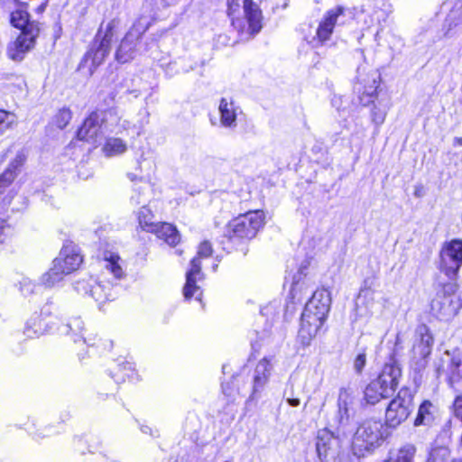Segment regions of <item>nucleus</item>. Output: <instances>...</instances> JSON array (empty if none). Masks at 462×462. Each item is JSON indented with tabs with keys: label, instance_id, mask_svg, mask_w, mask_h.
Wrapping results in <instances>:
<instances>
[{
	"label": "nucleus",
	"instance_id": "49530a36",
	"mask_svg": "<svg viewBox=\"0 0 462 462\" xmlns=\"http://www.w3.org/2000/svg\"><path fill=\"white\" fill-rule=\"evenodd\" d=\"M278 305L274 303H271L265 307H263L261 310L263 315L268 316L269 314H272L273 310L274 313H278Z\"/></svg>",
	"mask_w": 462,
	"mask_h": 462
},
{
	"label": "nucleus",
	"instance_id": "39448f33",
	"mask_svg": "<svg viewBox=\"0 0 462 462\" xmlns=\"http://www.w3.org/2000/svg\"><path fill=\"white\" fill-rule=\"evenodd\" d=\"M264 213L261 210L248 211L232 219L226 226V236L230 239H252L263 226Z\"/></svg>",
	"mask_w": 462,
	"mask_h": 462
},
{
	"label": "nucleus",
	"instance_id": "cd10ccee",
	"mask_svg": "<svg viewBox=\"0 0 462 462\" xmlns=\"http://www.w3.org/2000/svg\"><path fill=\"white\" fill-rule=\"evenodd\" d=\"M65 275L67 274L64 270H61L60 266H57L53 261L52 267L41 277V283L47 288H51L60 282Z\"/></svg>",
	"mask_w": 462,
	"mask_h": 462
},
{
	"label": "nucleus",
	"instance_id": "37998d69",
	"mask_svg": "<svg viewBox=\"0 0 462 462\" xmlns=\"http://www.w3.org/2000/svg\"><path fill=\"white\" fill-rule=\"evenodd\" d=\"M457 291V284L455 282H448L444 284L442 291L439 294H442L444 296L448 297L449 299H452V297L455 295V293Z\"/></svg>",
	"mask_w": 462,
	"mask_h": 462
},
{
	"label": "nucleus",
	"instance_id": "4d7b16f0",
	"mask_svg": "<svg viewBox=\"0 0 462 462\" xmlns=\"http://www.w3.org/2000/svg\"><path fill=\"white\" fill-rule=\"evenodd\" d=\"M223 392H224V393H225V394H226V395H230V394H231V393H229V392L227 391V389H226V388H225V386H223Z\"/></svg>",
	"mask_w": 462,
	"mask_h": 462
},
{
	"label": "nucleus",
	"instance_id": "a878e982",
	"mask_svg": "<svg viewBox=\"0 0 462 462\" xmlns=\"http://www.w3.org/2000/svg\"><path fill=\"white\" fill-rule=\"evenodd\" d=\"M457 308V306L453 304V299H449L442 294H437L431 301L432 311L439 317L454 315Z\"/></svg>",
	"mask_w": 462,
	"mask_h": 462
},
{
	"label": "nucleus",
	"instance_id": "8fccbe9b",
	"mask_svg": "<svg viewBox=\"0 0 462 462\" xmlns=\"http://www.w3.org/2000/svg\"><path fill=\"white\" fill-rule=\"evenodd\" d=\"M287 402H288L291 406L297 407V406H299V405H300V399H298V398L288 397V398H287Z\"/></svg>",
	"mask_w": 462,
	"mask_h": 462
},
{
	"label": "nucleus",
	"instance_id": "a211bd4d",
	"mask_svg": "<svg viewBox=\"0 0 462 462\" xmlns=\"http://www.w3.org/2000/svg\"><path fill=\"white\" fill-rule=\"evenodd\" d=\"M356 402L355 391L351 387H341L337 397V420L339 425L345 426L350 419V411Z\"/></svg>",
	"mask_w": 462,
	"mask_h": 462
},
{
	"label": "nucleus",
	"instance_id": "c756f323",
	"mask_svg": "<svg viewBox=\"0 0 462 462\" xmlns=\"http://www.w3.org/2000/svg\"><path fill=\"white\" fill-rule=\"evenodd\" d=\"M10 23L14 27L22 30L21 32H25L28 27L32 24H38L35 22L29 21V14L23 10H15L10 14Z\"/></svg>",
	"mask_w": 462,
	"mask_h": 462
},
{
	"label": "nucleus",
	"instance_id": "c9c22d12",
	"mask_svg": "<svg viewBox=\"0 0 462 462\" xmlns=\"http://www.w3.org/2000/svg\"><path fill=\"white\" fill-rule=\"evenodd\" d=\"M40 290V285L35 284L31 279L23 278L20 282V291L25 296L36 293Z\"/></svg>",
	"mask_w": 462,
	"mask_h": 462
},
{
	"label": "nucleus",
	"instance_id": "b1692460",
	"mask_svg": "<svg viewBox=\"0 0 462 462\" xmlns=\"http://www.w3.org/2000/svg\"><path fill=\"white\" fill-rule=\"evenodd\" d=\"M335 443L336 439L330 430L328 429H322L318 431L316 450L320 460H324L327 457L328 451L332 448Z\"/></svg>",
	"mask_w": 462,
	"mask_h": 462
},
{
	"label": "nucleus",
	"instance_id": "a19ab883",
	"mask_svg": "<svg viewBox=\"0 0 462 462\" xmlns=\"http://www.w3.org/2000/svg\"><path fill=\"white\" fill-rule=\"evenodd\" d=\"M387 109H388V106H386L383 109H380L374 106L372 110L373 122L374 124H376L377 125H382L385 120Z\"/></svg>",
	"mask_w": 462,
	"mask_h": 462
},
{
	"label": "nucleus",
	"instance_id": "423d86ee",
	"mask_svg": "<svg viewBox=\"0 0 462 462\" xmlns=\"http://www.w3.org/2000/svg\"><path fill=\"white\" fill-rule=\"evenodd\" d=\"M107 116H109L111 119H116V116L114 115L112 111L91 113L79 129L78 138L96 146L101 140L104 130L113 131L106 124Z\"/></svg>",
	"mask_w": 462,
	"mask_h": 462
},
{
	"label": "nucleus",
	"instance_id": "ea45409f",
	"mask_svg": "<svg viewBox=\"0 0 462 462\" xmlns=\"http://www.w3.org/2000/svg\"><path fill=\"white\" fill-rule=\"evenodd\" d=\"M83 329V321L79 319H73L69 321L68 325L63 327L61 332L64 333H69L72 332L75 335H78V333H80Z\"/></svg>",
	"mask_w": 462,
	"mask_h": 462
},
{
	"label": "nucleus",
	"instance_id": "7ed1b4c3",
	"mask_svg": "<svg viewBox=\"0 0 462 462\" xmlns=\"http://www.w3.org/2000/svg\"><path fill=\"white\" fill-rule=\"evenodd\" d=\"M401 374L399 365L393 358H391L389 362L385 363L378 377L365 387L364 399L366 403L375 404L382 399L390 397L398 385Z\"/></svg>",
	"mask_w": 462,
	"mask_h": 462
},
{
	"label": "nucleus",
	"instance_id": "603ef678",
	"mask_svg": "<svg viewBox=\"0 0 462 462\" xmlns=\"http://www.w3.org/2000/svg\"><path fill=\"white\" fill-rule=\"evenodd\" d=\"M453 142L454 145L462 146V137H455Z\"/></svg>",
	"mask_w": 462,
	"mask_h": 462
},
{
	"label": "nucleus",
	"instance_id": "4468645a",
	"mask_svg": "<svg viewBox=\"0 0 462 462\" xmlns=\"http://www.w3.org/2000/svg\"><path fill=\"white\" fill-rule=\"evenodd\" d=\"M74 288L78 293L92 298L99 305L112 297L110 287L101 284L92 277L77 281Z\"/></svg>",
	"mask_w": 462,
	"mask_h": 462
},
{
	"label": "nucleus",
	"instance_id": "bb28decb",
	"mask_svg": "<svg viewBox=\"0 0 462 462\" xmlns=\"http://www.w3.org/2000/svg\"><path fill=\"white\" fill-rule=\"evenodd\" d=\"M150 189V184L143 179H140L133 189L130 198L131 204L146 206L145 204L149 201Z\"/></svg>",
	"mask_w": 462,
	"mask_h": 462
},
{
	"label": "nucleus",
	"instance_id": "f3484780",
	"mask_svg": "<svg viewBox=\"0 0 462 462\" xmlns=\"http://www.w3.org/2000/svg\"><path fill=\"white\" fill-rule=\"evenodd\" d=\"M51 313V306H44L41 313H34L25 323L23 334L27 337H35L48 332L51 328L46 321V319Z\"/></svg>",
	"mask_w": 462,
	"mask_h": 462
},
{
	"label": "nucleus",
	"instance_id": "412c9836",
	"mask_svg": "<svg viewBox=\"0 0 462 462\" xmlns=\"http://www.w3.org/2000/svg\"><path fill=\"white\" fill-rule=\"evenodd\" d=\"M272 371L271 360L267 357L261 359L254 370L253 395L261 391L267 383Z\"/></svg>",
	"mask_w": 462,
	"mask_h": 462
},
{
	"label": "nucleus",
	"instance_id": "5fc2aeb1",
	"mask_svg": "<svg viewBox=\"0 0 462 462\" xmlns=\"http://www.w3.org/2000/svg\"><path fill=\"white\" fill-rule=\"evenodd\" d=\"M142 431L143 433H149V434L152 435V430L148 426L142 427Z\"/></svg>",
	"mask_w": 462,
	"mask_h": 462
},
{
	"label": "nucleus",
	"instance_id": "79ce46f5",
	"mask_svg": "<svg viewBox=\"0 0 462 462\" xmlns=\"http://www.w3.org/2000/svg\"><path fill=\"white\" fill-rule=\"evenodd\" d=\"M366 364L365 353L358 354L354 360V369L357 374H361Z\"/></svg>",
	"mask_w": 462,
	"mask_h": 462
},
{
	"label": "nucleus",
	"instance_id": "20e7f679",
	"mask_svg": "<svg viewBox=\"0 0 462 462\" xmlns=\"http://www.w3.org/2000/svg\"><path fill=\"white\" fill-rule=\"evenodd\" d=\"M119 22L116 19L109 21L105 26L102 24L97 38H100L98 43L94 46L86 53L79 65V69H88L89 74H92L94 69L99 66L106 57L110 52L111 42L115 35V30L117 28Z\"/></svg>",
	"mask_w": 462,
	"mask_h": 462
},
{
	"label": "nucleus",
	"instance_id": "9b49d317",
	"mask_svg": "<svg viewBox=\"0 0 462 462\" xmlns=\"http://www.w3.org/2000/svg\"><path fill=\"white\" fill-rule=\"evenodd\" d=\"M346 17V8L337 5L328 10L320 21L314 42L323 43L330 39L336 26L344 24Z\"/></svg>",
	"mask_w": 462,
	"mask_h": 462
},
{
	"label": "nucleus",
	"instance_id": "3c124183",
	"mask_svg": "<svg viewBox=\"0 0 462 462\" xmlns=\"http://www.w3.org/2000/svg\"><path fill=\"white\" fill-rule=\"evenodd\" d=\"M402 343V336L400 333H398L396 335V339H395V351L397 350V348L399 346L402 348V346H401Z\"/></svg>",
	"mask_w": 462,
	"mask_h": 462
},
{
	"label": "nucleus",
	"instance_id": "052dcab7",
	"mask_svg": "<svg viewBox=\"0 0 462 462\" xmlns=\"http://www.w3.org/2000/svg\"><path fill=\"white\" fill-rule=\"evenodd\" d=\"M111 462H121V460H119V459H112Z\"/></svg>",
	"mask_w": 462,
	"mask_h": 462
},
{
	"label": "nucleus",
	"instance_id": "f03ea898",
	"mask_svg": "<svg viewBox=\"0 0 462 462\" xmlns=\"http://www.w3.org/2000/svg\"><path fill=\"white\" fill-rule=\"evenodd\" d=\"M388 435V427L381 420L370 418L363 420L353 437V453L359 457L372 454Z\"/></svg>",
	"mask_w": 462,
	"mask_h": 462
},
{
	"label": "nucleus",
	"instance_id": "c03bdc74",
	"mask_svg": "<svg viewBox=\"0 0 462 462\" xmlns=\"http://www.w3.org/2000/svg\"><path fill=\"white\" fill-rule=\"evenodd\" d=\"M119 370L122 371V372H125V374L122 376V378L117 376V378H116V382L125 381V376L130 377L129 372H133L134 371V367H133V365L131 363L125 362L122 365H119Z\"/></svg>",
	"mask_w": 462,
	"mask_h": 462
},
{
	"label": "nucleus",
	"instance_id": "f8f14e48",
	"mask_svg": "<svg viewBox=\"0 0 462 462\" xmlns=\"http://www.w3.org/2000/svg\"><path fill=\"white\" fill-rule=\"evenodd\" d=\"M442 271L455 277L462 265V240L453 239L446 243L440 251Z\"/></svg>",
	"mask_w": 462,
	"mask_h": 462
},
{
	"label": "nucleus",
	"instance_id": "09e8293b",
	"mask_svg": "<svg viewBox=\"0 0 462 462\" xmlns=\"http://www.w3.org/2000/svg\"><path fill=\"white\" fill-rule=\"evenodd\" d=\"M372 291L369 289H362L360 290L358 300H360L362 298H372Z\"/></svg>",
	"mask_w": 462,
	"mask_h": 462
},
{
	"label": "nucleus",
	"instance_id": "1a4fd4ad",
	"mask_svg": "<svg viewBox=\"0 0 462 462\" xmlns=\"http://www.w3.org/2000/svg\"><path fill=\"white\" fill-rule=\"evenodd\" d=\"M148 26L149 23H143L142 19L134 23L116 52V58L119 62L125 63L134 58L137 52V42L142 34L148 29Z\"/></svg>",
	"mask_w": 462,
	"mask_h": 462
},
{
	"label": "nucleus",
	"instance_id": "7c9ffc66",
	"mask_svg": "<svg viewBox=\"0 0 462 462\" xmlns=\"http://www.w3.org/2000/svg\"><path fill=\"white\" fill-rule=\"evenodd\" d=\"M431 407H432V404L429 401H425L420 404L419 411H418V414L414 420L415 426L428 424L431 420V419H432V416L430 413Z\"/></svg>",
	"mask_w": 462,
	"mask_h": 462
},
{
	"label": "nucleus",
	"instance_id": "aec40b11",
	"mask_svg": "<svg viewBox=\"0 0 462 462\" xmlns=\"http://www.w3.org/2000/svg\"><path fill=\"white\" fill-rule=\"evenodd\" d=\"M144 223V221L143 222ZM144 226H148L152 229V233L164 240L170 245H175L180 242V235L177 229L171 224L158 222L156 226H153L152 222H145Z\"/></svg>",
	"mask_w": 462,
	"mask_h": 462
},
{
	"label": "nucleus",
	"instance_id": "5701e85b",
	"mask_svg": "<svg viewBox=\"0 0 462 462\" xmlns=\"http://www.w3.org/2000/svg\"><path fill=\"white\" fill-rule=\"evenodd\" d=\"M25 161L26 155L24 152H18L14 158L8 164V167L0 176V183L2 187L9 185L14 180Z\"/></svg>",
	"mask_w": 462,
	"mask_h": 462
},
{
	"label": "nucleus",
	"instance_id": "f704fd0d",
	"mask_svg": "<svg viewBox=\"0 0 462 462\" xmlns=\"http://www.w3.org/2000/svg\"><path fill=\"white\" fill-rule=\"evenodd\" d=\"M15 124V116L14 114L0 110V132H5Z\"/></svg>",
	"mask_w": 462,
	"mask_h": 462
},
{
	"label": "nucleus",
	"instance_id": "6e6d98bb",
	"mask_svg": "<svg viewBox=\"0 0 462 462\" xmlns=\"http://www.w3.org/2000/svg\"><path fill=\"white\" fill-rule=\"evenodd\" d=\"M449 462H462V459L461 458H452V459H449Z\"/></svg>",
	"mask_w": 462,
	"mask_h": 462
},
{
	"label": "nucleus",
	"instance_id": "dca6fc26",
	"mask_svg": "<svg viewBox=\"0 0 462 462\" xmlns=\"http://www.w3.org/2000/svg\"><path fill=\"white\" fill-rule=\"evenodd\" d=\"M57 266H60L68 275L77 270L81 263L83 257L79 253L78 246L72 243L63 245L58 257L54 259Z\"/></svg>",
	"mask_w": 462,
	"mask_h": 462
},
{
	"label": "nucleus",
	"instance_id": "6e6552de",
	"mask_svg": "<svg viewBox=\"0 0 462 462\" xmlns=\"http://www.w3.org/2000/svg\"><path fill=\"white\" fill-rule=\"evenodd\" d=\"M412 410L413 395L408 388H402L386 409V426L392 428L399 426L407 420Z\"/></svg>",
	"mask_w": 462,
	"mask_h": 462
},
{
	"label": "nucleus",
	"instance_id": "72a5a7b5",
	"mask_svg": "<svg viewBox=\"0 0 462 462\" xmlns=\"http://www.w3.org/2000/svg\"><path fill=\"white\" fill-rule=\"evenodd\" d=\"M450 24L457 25L462 23V0H457L448 16Z\"/></svg>",
	"mask_w": 462,
	"mask_h": 462
},
{
	"label": "nucleus",
	"instance_id": "2eb2a0df",
	"mask_svg": "<svg viewBox=\"0 0 462 462\" xmlns=\"http://www.w3.org/2000/svg\"><path fill=\"white\" fill-rule=\"evenodd\" d=\"M243 3L247 27H245L239 19H232V24L242 32H246L251 35L256 34L262 29V12L259 7L253 3V0H243Z\"/></svg>",
	"mask_w": 462,
	"mask_h": 462
},
{
	"label": "nucleus",
	"instance_id": "a18cd8bd",
	"mask_svg": "<svg viewBox=\"0 0 462 462\" xmlns=\"http://www.w3.org/2000/svg\"><path fill=\"white\" fill-rule=\"evenodd\" d=\"M453 405L455 416L462 421V395L455 399Z\"/></svg>",
	"mask_w": 462,
	"mask_h": 462
},
{
	"label": "nucleus",
	"instance_id": "4be33fe9",
	"mask_svg": "<svg viewBox=\"0 0 462 462\" xmlns=\"http://www.w3.org/2000/svg\"><path fill=\"white\" fill-rule=\"evenodd\" d=\"M358 84L363 85V89L358 88L359 91H363V96L368 97H374L380 84V74L376 70H370L365 74L358 69L357 77Z\"/></svg>",
	"mask_w": 462,
	"mask_h": 462
},
{
	"label": "nucleus",
	"instance_id": "13d9d810",
	"mask_svg": "<svg viewBox=\"0 0 462 462\" xmlns=\"http://www.w3.org/2000/svg\"><path fill=\"white\" fill-rule=\"evenodd\" d=\"M361 101L364 102V105H367L369 103V101L364 100V97H361Z\"/></svg>",
	"mask_w": 462,
	"mask_h": 462
},
{
	"label": "nucleus",
	"instance_id": "ddd939ff",
	"mask_svg": "<svg viewBox=\"0 0 462 462\" xmlns=\"http://www.w3.org/2000/svg\"><path fill=\"white\" fill-rule=\"evenodd\" d=\"M416 338L412 348V359L420 367H424L427 358L431 353L434 344V337L430 328L421 324L416 328Z\"/></svg>",
	"mask_w": 462,
	"mask_h": 462
},
{
	"label": "nucleus",
	"instance_id": "c85d7f7f",
	"mask_svg": "<svg viewBox=\"0 0 462 462\" xmlns=\"http://www.w3.org/2000/svg\"><path fill=\"white\" fill-rule=\"evenodd\" d=\"M127 150V145L120 138L111 137L106 140L102 148L103 152L107 157L123 154Z\"/></svg>",
	"mask_w": 462,
	"mask_h": 462
},
{
	"label": "nucleus",
	"instance_id": "bf43d9fd",
	"mask_svg": "<svg viewBox=\"0 0 462 462\" xmlns=\"http://www.w3.org/2000/svg\"><path fill=\"white\" fill-rule=\"evenodd\" d=\"M128 176H129V178L131 179V180H134L135 177H134V175H133V174H129Z\"/></svg>",
	"mask_w": 462,
	"mask_h": 462
},
{
	"label": "nucleus",
	"instance_id": "2f4dec72",
	"mask_svg": "<svg viewBox=\"0 0 462 462\" xmlns=\"http://www.w3.org/2000/svg\"><path fill=\"white\" fill-rule=\"evenodd\" d=\"M137 219H138L140 227L143 230L151 232V233H152V229H149L148 226L147 227L144 226L145 223H142V222H143V221L149 222L150 221L153 224V226H156L158 223L157 221H155L153 214L152 213L151 209L147 206H142V208L139 209V211L137 212Z\"/></svg>",
	"mask_w": 462,
	"mask_h": 462
},
{
	"label": "nucleus",
	"instance_id": "58836bf2",
	"mask_svg": "<svg viewBox=\"0 0 462 462\" xmlns=\"http://www.w3.org/2000/svg\"><path fill=\"white\" fill-rule=\"evenodd\" d=\"M13 235V227L10 223L0 217V245L4 244Z\"/></svg>",
	"mask_w": 462,
	"mask_h": 462
},
{
	"label": "nucleus",
	"instance_id": "e433bc0d",
	"mask_svg": "<svg viewBox=\"0 0 462 462\" xmlns=\"http://www.w3.org/2000/svg\"><path fill=\"white\" fill-rule=\"evenodd\" d=\"M71 119V113L69 109H61L55 116L54 123L60 129H63Z\"/></svg>",
	"mask_w": 462,
	"mask_h": 462
},
{
	"label": "nucleus",
	"instance_id": "6ab92c4d",
	"mask_svg": "<svg viewBox=\"0 0 462 462\" xmlns=\"http://www.w3.org/2000/svg\"><path fill=\"white\" fill-rule=\"evenodd\" d=\"M238 109L239 107L231 98H221L218 105L220 125L225 128H236Z\"/></svg>",
	"mask_w": 462,
	"mask_h": 462
},
{
	"label": "nucleus",
	"instance_id": "de8ad7c7",
	"mask_svg": "<svg viewBox=\"0 0 462 462\" xmlns=\"http://www.w3.org/2000/svg\"><path fill=\"white\" fill-rule=\"evenodd\" d=\"M240 0H227L228 14L232 15L239 7Z\"/></svg>",
	"mask_w": 462,
	"mask_h": 462
},
{
	"label": "nucleus",
	"instance_id": "9d476101",
	"mask_svg": "<svg viewBox=\"0 0 462 462\" xmlns=\"http://www.w3.org/2000/svg\"><path fill=\"white\" fill-rule=\"evenodd\" d=\"M39 32V24H32L25 32H21L14 41L7 45L6 53L8 58L14 61H21L24 55L34 47Z\"/></svg>",
	"mask_w": 462,
	"mask_h": 462
},
{
	"label": "nucleus",
	"instance_id": "473e14b6",
	"mask_svg": "<svg viewBox=\"0 0 462 462\" xmlns=\"http://www.w3.org/2000/svg\"><path fill=\"white\" fill-rule=\"evenodd\" d=\"M450 450L447 447L434 448L428 457L427 462H449Z\"/></svg>",
	"mask_w": 462,
	"mask_h": 462
},
{
	"label": "nucleus",
	"instance_id": "f257e3e1",
	"mask_svg": "<svg viewBox=\"0 0 462 462\" xmlns=\"http://www.w3.org/2000/svg\"><path fill=\"white\" fill-rule=\"evenodd\" d=\"M330 303V294L325 289L317 290L306 303L299 330V337L303 345H309L323 326Z\"/></svg>",
	"mask_w": 462,
	"mask_h": 462
},
{
	"label": "nucleus",
	"instance_id": "0eeeda50",
	"mask_svg": "<svg viewBox=\"0 0 462 462\" xmlns=\"http://www.w3.org/2000/svg\"><path fill=\"white\" fill-rule=\"evenodd\" d=\"M211 253V245L208 241L199 245L198 255L191 260L190 269L186 273V283L183 288V296L186 300L195 297L200 300L202 292L200 287L196 284L197 281L202 278L200 258L208 257Z\"/></svg>",
	"mask_w": 462,
	"mask_h": 462
},
{
	"label": "nucleus",
	"instance_id": "864d4df0",
	"mask_svg": "<svg viewBox=\"0 0 462 462\" xmlns=\"http://www.w3.org/2000/svg\"><path fill=\"white\" fill-rule=\"evenodd\" d=\"M120 127H122L124 130H127L129 128V122L126 120H124L122 124L120 125Z\"/></svg>",
	"mask_w": 462,
	"mask_h": 462
},
{
	"label": "nucleus",
	"instance_id": "393cba45",
	"mask_svg": "<svg viewBox=\"0 0 462 462\" xmlns=\"http://www.w3.org/2000/svg\"><path fill=\"white\" fill-rule=\"evenodd\" d=\"M104 269L111 273L115 279L120 280L125 276L123 260L115 253L106 252L103 257Z\"/></svg>",
	"mask_w": 462,
	"mask_h": 462
},
{
	"label": "nucleus",
	"instance_id": "4c0bfd02",
	"mask_svg": "<svg viewBox=\"0 0 462 462\" xmlns=\"http://www.w3.org/2000/svg\"><path fill=\"white\" fill-rule=\"evenodd\" d=\"M451 376L449 378L450 384L453 386L456 383V375L462 377V362L459 357L454 356L450 363Z\"/></svg>",
	"mask_w": 462,
	"mask_h": 462
}]
</instances>
